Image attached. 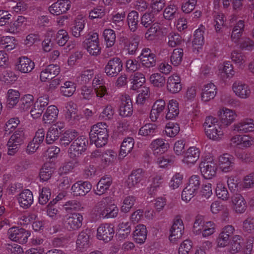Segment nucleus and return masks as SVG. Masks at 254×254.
Wrapping results in <instances>:
<instances>
[{
	"label": "nucleus",
	"mask_w": 254,
	"mask_h": 254,
	"mask_svg": "<svg viewBox=\"0 0 254 254\" xmlns=\"http://www.w3.org/2000/svg\"><path fill=\"white\" fill-rule=\"evenodd\" d=\"M238 45L239 48L243 50L251 51L254 50V41L249 38H242Z\"/></svg>",
	"instance_id": "obj_64"
},
{
	"label": "nucleus",
	"mask_w": 254,
	"mask_h": 254,
	"mask_svg": "<svg viewBox=\"0 0 254 254\" xmlns=\"http://www.w3.org/2000/svg\"><path fill=\"white\" fill-rule=\"evenodd\" d=\"M74 106L73 103H69L66 107L67 111L64 114L65 121L71 125L77 124L81 118Z\"/></svg>",
	"instance_id": "obj_15"
},
{
	"label": "nucleus",
	"mask_w": 254,
	"mask_h": 254,
	"mask_svg": "<svg viewBox=\"0 0 254 254\" xmlns=\"http://www.w3.org/2000/svg\"><path fill=\"white\" fill-rule=\"evenodd\" d=\"M20 94L17 90L9 89L7 95V105L8 108H13L19 101Z\"/></svg>",
	"instance_id": "obj_43"
},
{
	"label": "nucleus",
	"mask_w": 254,
	"mask_h": 254,
	"mask_svg": "<svg viewBox=\"0 0 254 254\" xmlns=\"http://www.w3.org/2000/svg\"><path fill=\"white\" fill-rule=\"evenodd\" d=\"M93 74L94 72L92 70L87 69L84 70L76 77V81L81 85L86 84L91 80Z\"/></svg>",
	"instance_id": "obj_46"
},
{
	"label": "nucleus",
	"mask_w": 254,
	"mask_h": 254,
	"mask_svg": "<svg viewBox=\"0 0 254 254\" xmlns=\"http://www.w3.org/2000/svg\"><path fill=\"white\" fill-rule=\"evenodd\" d=\"M34 63L27 57H21L18 59L17 68L21 72L23 73H29L34 69Z\"/></svg>",
	"instance_id": "obj_22"
},
{
	"label": "nucleus",
	"mask_w": 254,
	"mask_h": 254,
	"mask_svg": "<svg viewBox=\"0 0 254 254\" xmlns=\"http://www.w3.org/2000/svg\"><path fill=\"white\" fill-rule=\"evenodd\" d=\"M76 90V86L72 81H65L64 85L61 86L60 91L61 94L65 97H70Z\"/></svg>",
	"instance_id": "obj_42"
},
{
	"label": "nucleus",
	"mask_w": 254,
	"mask_h": 254,
	"mask_svg": "<svg viewBox=\"0 0 254 254\" xmlns=\"http://www.w3.org/2000/svg\"><path fill=\"white\" fill-rule=\"evenodd\" d=\"M232 130L240 133L254 131V121L250 118L241 120L233 125Z\"/></svg>",
	"instance_id": "obj_11"
},
{
	"label": "nucleus",
	"mask_w": 254,
	"mask_h": 254,
	"mask_svg": "<svg viewBox=\"0 0 254 254\" xmlns=\"http://www.w3.org/2000/svg\"><path fill=\"white\" fill-rule=\"evenodd\" d=\"M216 225L212 221L205 222L203 224V229L202 230V236L203 238H206L214 234L215 232Z\"/></svg>",
	"instance_id": "obj_57"
},
{
	"label": "nucleus",
	"mask_w": 254,
	"mask_h": 254,
	"mask_svg": "<svg viewBox=\"0 0 254 254\" xmlns=\"http://www.w3.org/2000/svg\"><path fill=\"white\" fill-rule=\"evenodd\" d=\"M231 59L234 63L240 66H244L246 61L245 55L237 51H234L231 53Z\"/></svg>",
	"instance_id": "obj_52"
},
{
	"label": "nucleus",
	"mask_w": 254,
	"mask_h": 254,
	"mask_svg": "<svg viewBox=\"0 0 254 254\" xmlns=\"http://www.w3.org/2000/svg\"><path fill=\"white\" fill-rule=\"evenodd\" d=\"M87 140L83 136L77 137L70 145L68 152L71 158L78 157L86 149Z\"/></svg>",
	"instance_id": "obj_4"
},
{
	"label": "nucleus",
	"mask_w": 254,
	"mask_h": 254,
	"mask_svg": "<svg viewBox=\"0 0 254 254\" xmlns=\"http://www.w3.org/2000/svg\"><path fill=\"white\" fill-rule=\"evenodd\" d=\"M180 130V126L178 124L174 123H169L166 126L165 131L167 136L173 137L178 134Z\"/></svg>",
	"instance_id": "obj_58"
},
{
	"label": "nucleus",
	"mask_w": 254,
	"mask_h": 254,
	"mask_svg": "<svg viewBox=\"0 0 254 254\" xmlns=\"http://www.w3.org/2000/svg\"><path fill=\"white\" fill-rule=\"evenodd\" d=\"M166 104L164 100H158L154 103L150 113V118L152 122L157 121L165 109Z\"/></svg>",
	"instance_id": "obj_24"
},
{
	"label": "nucleus",
	"mask_w": 254,
	"mask_h": 254,
	"mask_svg": "<svg viewBox=\"0 0 254 254\" xmlns=\"http://www.w3.org/2000/svg\"><path fill=\"white\" fill-rule=\"evenodd\" d=\"M199 168L202 176L206 179H211L214 177L217 169L216 164L211 161L201 162Z\"/></svg>",
	"instance_id": "obj_14"
},
{
	"label": "nucleus",
	"mask_w": 254,
	"mask_h": 254,
	"mask_svg": "<svg viewBox=\"0 0 254 254\" xmlns=\"http://www.w3.org/2000/svg\"><path fill=\"white\" fill-rule=\"evenodd\" d=\"M216 196L223 200H227L229 198V193L224 184L221 182L217 183L215 189Z\"/></svg>",
	"instance_id": "obj_45"
},
{
	"label": "nucleus",
	"mask_w": 254,
	"mask_h": 254,
	"mask_svg": "<svg viewBox=\"0 0 254 254\" xmlns=\"http://www.w3.org/2000/svg\"><path fill=\"white\" fill-rule=\"evenodd\" d=\"M216 93L217 88L213 83L210 82L206 84L202 89L201 100L204 102H208L215 97Z\"/></svg>",
	"instance_id": "obj_20"
},
{
	"label": "nucleus",
	"mask_w": 254,
	"mask_h": 254,
	"mask_svg": "<svg viewBox=\"0 0 254 254\" xmlns=\"http://www.w3.org/2000/svg\"><path fill=\"white\" fill-rule=\"evenodd\" d=\"M182 85L180 76L177 74L170 75L167 80V89L172 94L179 93L182 89Z\"/></svg>",
	"instance_id": "obj_18"
},
{
	"label": "nucleus",
	"mask_w": 254,
	"mask_h": 254,
	"mask_svg": "<svg viewBox=\"0 0 254 254\" xmlns=\"http://www.w3.org/2000/svg\"><path fill=\"white\" fill-rule=\"evenodd\" d=\"M116 158V153L112 150H107L102 154L101 160L105 166L112 163Z\"/></svg>",
	"instance_id": "obj_60"
},
{
	"label": "nucleus",
	"mask_w": 254,
	"mask_h": 254,
	"mask_svg": "<svg viewBox=\"0 0 254 254\" xmlns=\"http://www.w3.org/2000/svg\"><path fill=\"white\" fill-rule=\"evenodd\" d=\"M120 41L124 45L125 49L129 55H134L137 51L140 42V37L137 35H133L129 39L123 36Z\"/></svg>",
	"instance_id": "obj_9"
},
{
	"label": "nucleus",
	"mask_w": 254,
	"mask_h": 254,
	"mask_svg": "<svg viewBox=\"0 0 254 254\" xmlns=\"http://www.w3.org/2000/svg\"><path fill=\"white\" fill-rule=\"evenodd\" d=\"M178 7L174 4L169 5L164 10V16L165 19L172 20L178 16Z\"/></svg>",
	"instance_id": "obj_51"
},
{
	"label": "nucleus",
	"mask_w": 254,
	"mask_h": 254,
	"mask_svg": "<svg viewBox=\"0 0 254 254\" xmlns=\"http://www.w3.org/2000/svg\"><path fill=\"white\" fill-rule=\"evenodd\" d=\"M97 214L102 218H113L116 217L119 213V208L113 202L112 197L107 196L103 198L95 206Z\"/></svg>",
	"instance_id": "obj_1"
},
{
	"label": "nucleus",
	"mask_w": 254,
	"mask_h": 254,
	"mask_svg": "<svg viewBox=\"0 0 254 254\" xmlns=\"http://www.w3.org/2000/svg\"><path fill=\"white\" fill-rule=\"evenodd\" d=\"M85 22L83 19H77L75 20L74 26L71 28L72 34L75 37H79L81 32L85 27Z\"/></svg>",
	"instance_id": "obj_54"
},
{
	"label": "nucleus",
	"mask_w": 254,
	"mask_h": 254,
	"mask_svg": "<svg viewBox=\"0 0 254 254\" xmlns=\"http://www.w3.org/2000/svg\"><path fill=\"white\" fill-rule=\"evenodd\" d=\"M34 97L30 94H27L21 98L20 100V109L26 111L29 110L34 104Z\"/></svg>",
	"instance_id": "obj_55"
},
{
	"label": "nucleus",
	"mask_w": 254,
	"mask_h": 254,
	"mask_svg": "<svg viewBox=\"0 0 254 254\" xmlns=\"http://www.w3.org/2000/svg\"><path fill=\"white\" fill-rule=\"evenodd\" d=\"M243 239L240 235H235L232 238L230 245L227 248V251L231 254L238 253L242 248Z\"/></svg>",
	"instance_id": "obj_36"
},
{
	"label": "nucleus",
	"mask_w": 254,
	"mask_h": 254,
	"mask_svg": "<svg viewBox=\"0 0 254 254\" xmlns=\"http://www.w3.org/2000/svg\"><path fill=\"white\" fill-rule=\"evenodd\" d=\"M76 245L80 250L87 248L89 246V235L87 231L81 232L78 236Z\"/></svg>",
	"instance_id": "obj_41"
},
{
	"label": "nucleus",
	"mask_w": 254,
	"mask_h": 254,
	"mask_svg": "<svg viewBox=\"0 0 254 254\" xmlns=\"http://www.w3.org/2000/svg\"><path fill=\"white\" fill-rule=\"evenodd\" d=\"M17 199L21 207L27 209L33 202V193L29 190H24L19 194Z\"/></svg>",
	"instance_id": "obj_19"
},
{
	"label": "nucleus",
	"mask_w": 254,
	"mask_h": 254,
	"mask_svg": "<svg viewBox=\"0 0 254 254\" xmlns=\"http://www.w3.org/2000/svg\"><path fill=\"white\" fill-rule=\"evenodd\" d=\"M184 230L183 221L181 219L176 217L170 229L169 240L172 243H175L182 237Z\"/></svg>",
	"instance_id": "obj_10"
},
{
	"label": "nucleus",
	"mask_w": 254,
	"mask_h": 254,
	"mask_svg": "<svg viewBox=\"0 0 254 254\" xmlns=\"http://www.w3.org/2000/svg\"><path fill=\"white\" fill-rule=\"evenodd\" d=\"M156 127L154 124H146L141 127L138 131V135L144 136H152L156 132Z\"/></svg>",
	"instance_id": "obj_59"
},
{
	"label": "nucleus",
	"mask_w": 254,
	"mask_h": 254,
	"mask_svg": "<svg viewBox=\"0 0 254 254\" xmlns=\"http://www.w3.org/2000/svg\"><path fill=\"white\" fill-rule=\"evenodd\" d=\"M83 219V216L80 213H71L65 216L64 225L69 230H76L81 227Z\"/></svg>",
	"instance_id": "obj_7"
},
{
	"label": "nucleus",
	"mask_w": 254,
	"mask_h": 254,
	"mask_svg": "<svg viewBox=\"0 0 254 254\" xmlns=\"http://www.w3.org/2000/svg\"><path fill=\"white\" fill-rule=\"evenodd\" d=\"M154 154H162L167 150L169 144L165 142L163 139L158 138L153 140L150 145Z\"/></svg>",
	"instance_id": "obj_32"
},
{
	"label": "nucleus",
	"mask_w": 254,
	"mask_h": 254,
	"mask_svg": "<svg viewBox=\"0 0 254 254\" xmlns=\"http://www.w3.org/2000/svg\"><path fill=\"white\" fill-rule=\"evenodd\" d=\"M103 36L107 47H112L116 41L115 31L111 29H106L103 32Z\"/></svg>",
	"instance_id": "obj_53"
},
{
	"label": "nucleus",
	"mask_w": 254,
	"mask_h": 254,
	"mask_svg": "<svg viewBox=\"0 0 254 254\" xmlns=\"http://www.w3.org/2000/svg\"><path fill=\"white\" fill-rule=\"evenodd\" d=\"M183 54L184 53L182 49L177 48L173 50L170 59L172 64L174 66H177L181 64L182 61Z\"/></svg>",
	"instance_id": "obj_62"
},
{
	"label": "nucleus",
	"mask_w": 254,
	"mask_h": 254,
	"mask_svg": "<svg viewBox=\"0 0 254 254\" xmlns=\"http://www.w3.org/2000/svg\"><path fill=\"white\" fill-rule=\"evenodd\" d=\"M232 90L235 95L241 99L248 98L251 93L249 85L240 81H236L233 84Z\"/></svg>",
	"instance_id": "obj_16"
},
{
	"label": "nucleus",
	"mask_w": 254,
	"mask_h": 254,
	"mask_svg": "<svg viewBox=\"0 0 254 254\" xmlns=\"http://www.w3.org/2000/svg\"><path fill=\"white\" fill-rule=\"evenodd\" d=\"M135 198L133 196H127L126 197L123 202V204L121 208L122 212L124 213L128 212L134 204Z\"/></svg>",
	"instance_id": "obj_61"
},
{
	"label": "nucleus",
	"mask_w": 254,
	"mask_h": 254,
	"mask_svg": "<svg viewBox=\"0 0 254 254\" xmlns=\"http://www.w3.org/2000/svg\"><path fill=\"white\" fill-rule=\"evenodd\" d=\"M115 231L113 224L104 223L101 224L97 230V238L107 243L110 241L113 238Z\"/></svg>",
	"instance_id": "obj_6"
},
{
	"label": "nucleus",
	"mask_w": 254,
	"mask_h": 254,
	"mask_svg": "<svg viewBox=\"0 0 254 254\" xmlns=\"http://www.w3.org/2000/svg\"><path fill=\"white\" fill-rule=\"evenodd\" d=\"M149 80L151 84L157 87H163L166 83L165 76L158 73L151 74L150 76Z\"/></svg>",
	"instance_id": "obj_50"
},
{
	"label": "nucleus",
	"mask_w": 254,
	"mask_h": 254,
	"mask_svg": "<svg viewBox=\"0 0 254 254\" xmlns=\"http://www.w3.org/2000/svg\"><path fill=\"white\" fill-rule=\"evenodd\" d=\"M131 83L132 84L131 88L133 90H136L142 86L145 81L144 75L140 72H136L130 76Z\"/></svg>",
	"instance_id": "obj_40"
},
{
	"label": "nucleus",
	"mask_w": 254,
	"mask_h": 254,
	"mask_svg": "<svg viewBox=\"0 0 254 254\" xmlns=\"http://www.w3.org/2000/svg\"><path fill=\"white\" fill-rule=\"evenodd\" d=\"M234 157L228 153H225L219 156V165L224 172L229 171L234 164Z\"/></svg>",
	"instance_id": "obj_27"
},
{
	"label": "nucleus",
	"mask_w": 254,
	"mask_h": 254,
	"mask_svg": "<svg viewBox=\"0 0 254 254\" xmlns=\"http://www.w3.org/2000/svg\"><path fill=\"white\" fill-rule=\"evenodd\" d=\"M200 151L195 147H190L184 154L182 162L188 166L194 165L200 156Z\"/></svg>",
	"instance_id": "obj_17"
},
{
	"label": "nucleus",
	"mask_w": 254,
	"mask_h": 254,
	"mask_svg": "<svg viewBox=\"0 0 254 254\" xmlns=\"http://www.w3.org/2000/svg\"><path fill=\"white\" fill-rule=\"evenodd\" d=\"M69 39L68 33L64 29L60 30L56 33L55 40L57 43L60 46H64Z\"/></svg>",
	"instance_id": "obj_56"
},
{
	"label": "nucleus",
	"mask_w": 254,
	"mask_h": 254,
	"mask_svg": "<svg viewBox=\"0 0 254 254\" xmlns=\"http://www.w3.org/2000/svg\"><path fill=\"white\" fill-rule=\"evenodd\" d=\"M92 188L91 184L88 181H79L71 187V193L74 196H83L89 192Z\"/></svg>",
	"instance_id": "obj_12"
},
{
	"label": "nucleus",
	"mask_w": 254,
	"mask_h": 254,
	"mask_svg": "<svg viewBox=\"0 0 254 254\" xmlns=\"http://www.w3.org/2000/svg\"><path fill=\"white\" fill-rule=\"evenodd\" d=\"M127 21L129 29L134 32L137 29L139 22V14L135 10H132L128 13L127 16Z\"/></svg>",
	"instance_id": "obj_39"
},
{
	"label": "nucleus",
	"mask_w": 254,
	"mask_h": 254,
	"mask_svg": "<svg viewBox=\"0 0 254 254\" xmlns=\"http://www.w3.org/2000/svg\"><path fill=\"white\" fill-rule=\"evenodd\" d=\"M30 233L19 227H12L7 231L8 238L11 241L21 244H26Z\"/></svg>",
	"instance_id": "obj_3"
},
{
	"label": "nucleus",
	"mask_w": 254,
	"mask_h": 254,
	"mask_svg": "<svg viewBox=\"0 0 254 254\" xmlns=\"http://www.w3.org/2000/svg\"><path fill=\"white\" fill-rule=\"evenodd\" d=\"M179 113L178 103L177 101L171 100L168 105V112L166 114L167 120H173Z\"/></svg>",
	"instance_id": "obj_38"
},
{
	"label": "nucleus",
	"mask_w": 254,
	"mask_h": 254,
	"mask_svg": "<svg viewBox=\"0 0 254 254\" xmlns=\"http://www.w3.org/2000/svg\"><path fill=\"white\" fill-rule=\"evenodd\" d=\"M112 183V179L110 176L106 175L102 177L97 185L95 194L101 195L104 193L109 190Z\"/></svg>",
	"instance_id": "obj_26"
},
{
	"label": "nucleus",
	"mask_w": 254,
	"mask_h": 254,
	"mask_svg": "<svg viewBox=\"0 0 254 254\" xmlns=\"http://www.w3.org/2000/svg\"><path fill=\"white\" fill-rule=\"evenodd\" d=\"M205 31V28L203 25L200 27L195 31L194 34V38L192 41L193 45L202 46L204 44V33Z\"/></svg>",
	"instance_id": "obj_48"
},
{
	"label": "nucleus",
	"mask_w": 254,
	"mask_h": 254,
	"mask_svg": "<svg viewBox=\"0 0 254 254\" xmlns=\"http://www.w3.org/2000/svg\"><path fill=\"white\" fill-rule=\"evenodd\" d=\"M78 135V132L74 129L66 130L60 138V144L66 147Z\"/></svg>",
	"instance_id": "obj_37"
},
{
	"label": "nucleus",
	"mask_w": 254,
	"mask_h": 254,
	"mask_svg": "<svg viewBox=\"0 0 254 254\" xmlns=\"http://www.w3.org/2000/svg\"><path fill=\"white\" fill-rule=\"evenodd\" d=\"M90 141L94 143L97 147L104 146L108 141L109 137L108 132H99L89 133Z\"/></svg>",
	"instance_id": "obj_25"
},
{
	"label": "nucleus",
	"mask_w": 254,
	"mask_h": 254,
	"mask_svg": "<svg viewBox=\"0 0 254 254\" xmlns=\"http://www.w3.org/2000/svg\"><path fill=\"white\" fill-rule=\"evenodd\" d=\"M59 114L58 108L54 105L49 106L43 116V121L45 124H51L56 120Z\"/></svg>",
	"instance_id": "obj_31"
},
{
	"label": "nucleus",
	"mask_w": 254,
	"mask_h": 254,
	"mask_svg": "<svg viewBox=\"0 0 254 254\" xmlns=\"http://www.w3.org/2000/svg\"><path fill=\"white\" fill-rule=\"evenodd\" d=\"M60 134V128L58 127H51L49 128L46 136V142L47 144H52L57 140Z\"/></svg>",
	"instance_id": "obj_44"
},
{
	"label": "nucleus",
	"mask_w": 254,
	"mask_h": 254,
	"mask_svg": "<svg viewBox=\"0 0 254 254\" xmlns=\"http://www.w3.org/2000/svg\"><path fill=\"white\" fill-rule=\"evenodd\" d=\"M132 102L129 96H125L122 99L120 105L119 114L123 117H129L132 114Z\"/></svg>",
	"instance_id": "obj_21"
},
{
	"label": "nucleus",
	"mask_w": 254,
	"mask_h": 254,
	"mask_svg": "<svg viewBox=\"0 0 254 254\" xmlns=\"http://www.w3.org/2000/svg\"><path fill=\"white\" fill-rule=\"evenodd\" d=\"M70 7V1L68 0H60L49 7V12L54 15H60L66 12Z\"/></svg>",
	"instance_id": "obj_13"
},
{
	"label": "nucleus",
	"mask_w": 254,
	"mask_h": 254,
	"mask_svg": "<svg viewBox=\"0 0 254 254\" xmlns=\"http://www.w3.org/2000/svg\"><path fill=\"white\" fill-rule=\"evenodd\" d=\"M92 84L97 98L96 103L99 105L104 104L106 100L105 97L108 95V93L103 79L99 77H95Z\"/></svg>",
	"instance_id": "obj_5"
},
{
	"label": "nucleus",
	"mask_w": 254,
	"mask_h": 254,
	"mask_svg": "<svg viewBox=\"0 0 254 254\" xmlns=\"http://www.w3.org/2000/svg\"><path fill=\"white\" fill-rule=\"evenodd\" d=\"M147 237V230L144 225L139 224L136 226L135 230L133 233L134 241L139 244H143Z\"/></svg>",
	"instance_id": "obj_30"
},
{
	"label": "nucleus",
	"mask_w": 254,
	"mask_h": 254,
	"mask_svg": "<svg viewBox=\"0 0 254 254\" xmlns=\"http://www.w3.org/2000/svg\"><path fill=\"white\" fill-rule=\"evenodd\" d=\"M197 191L198 190L187 185L182 191V199L186 202L189 201L194 196L196 195Z\"/></svg>",
	"instance_id": "obj_63"
},
{
	"label": "nucleus",
	"mask_w": 254,
	"mask_h": 254,
	"mask_svg": "<svg viewBox=\"0 0 254 254\" xmlns=\"http://www.w3.org/2000/svg\"><path fill=\"white\" fill-rule=\"evenodd\" d=\"M26 18L22 16H19L10 26V30L12 32L16 33L24 29L26 24Z\"/></svg>",
	"instance_id": "obj_49"
},
{
	"label": "nucleus",
	"mask_w": 254,
	"mask_h": 254,
	"mask_svg": "<svg viewBox=\"0 0 254 254\" xmlns=\"http://www.w3.org/2000/svg\"><path fill=\"white\" fill-rule=\"evenodd\" d=\"M234 209L237 213H242L246 209L247 205L243 196L240 194H235L231 198Z\"/></svg>",
	"instance_id": "obj_28"
},
{
	"label": "nucleus",
	"mask_w": 254,
	"mask_h": 254,
	"mask_svg": "<svg viewBox=\"0 0 254 254\" xmlns=\"http://www.w3.org/2000/svg\"><path fill=\"white\" fill-rule=\"evenodd\" d=\"M134 144V139L132 137H127L124 139L121 146L119 156L125 157L133 148Z\"/></svg>",
	"instance_id": "obj_35"
},
{
	"label": "nucleus",
	"mask_w": 254,
	"mask_h": 254,
	"mask_svg": "<svg viewBox=\"0 0 254 254\" xmlns=\"http://www.w3.org/2000/svg\"><path fill=\"white\" fill-rule=\"evenodd\" d=\"M207 137L213 140H219L223 135V131L220 125H214L212 127L204 129Z\"/></svg>",
	"instance_id": "obj_34"
},
{
	"label": "nucleus",
	"mask_w": 254,
	"mask_h": 254,
	"mask_svg": "<svg viewBox=\"0 0 254 254\" xmlns=\"http://www.w3.org/2000/svg\"><path fill=\"white\" fill-rule=\"evenodd\" d=\"M83 45L90 55L97 56L101 53L99 36L97 33H90L83 42Z\"/></svg>",
	"instance_id": "obj_2"
},
{
	"label": "nucleus",
	"mask_w": 254,
	"mask_h": 254,
	"mask_svg": "<svg viewBox=\"0 0 254 254\" xmlns=\"http://www.w3.org/2000/svg\"><path fill=\"white\" fill-rule=\"evenodd\" d=\"M218 115L220 117L222 123L227 126L231 125L237 117L234 111L227 108H223L220 111Z\"/></svg>",
	"instance_id": "obj_29"
},
{
	"label": "nucleus",
	"mask_w": 254,
	"mask_h": 254,
	"mask_svg": "<svg viewBox=\"0 0 254 254\" xmlns=\"http://www.w3.org/2000/svg\"><path fill=\"white\" fill-rule=\"evenodd\" d=\"M123 68L121 60L118 57H115L110 60L104 67V72L108 76H116Z\"/></svg>",
	"instance_id": "obj_8"
},
{
	"label": "nucleus",
	"mask_w": 254,
	"mask_h": 254,
	"mask_svg": "<svg viewBox=\"0 0 254 254\" xmlns=\"http://www.w3.org/2000/svg\"><path fill=\"white\" fill-rule=\"evenodd\" d=\"M160 26L154 23L148 29L145 34V38L148 41L155 40L160 34Z\"/></svg>",
	"instance_id": "obj_47"
},
{
	"label": "nucleus",
	"mask_w": 254,
	"mask_h": 254,
	"mask_svg": "<svg viewBox=\"0 0 254 254\" xmlns=\"http://www.w3.org/2000/svg\"><path fill=\"white\" fill-rule=\"evenodd\" d=\"M55 171L54 165L50 163L44 164L39 173V177L42 181H47L49 180Z\"/></svg>",
	"instance_id": "obj_33"
},
{
	"label": "nucleus",
	"mask_w": 254,
	"mask_h": 254,
	"mask_svg": "<svg viewBox=\"0 0 254 254\" xmlns=\"http://www.w3.org/2000/svg\"><path fill=\"white\" fill-rule=\"evenodd\" d=\"M144 178V172L141 169H138L132 172L127 181L129 188L137 186Z\"/></svg>",
	"instance_id": "obj_23"
}]
</instances>
